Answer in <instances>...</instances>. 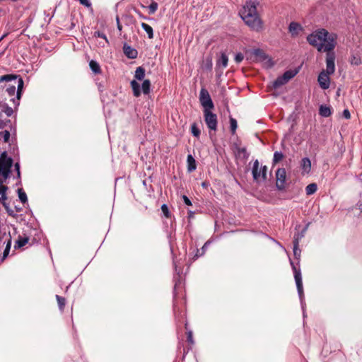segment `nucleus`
<instances>
[{"label": "nucleus", "mask_w": 362, "mask_h": 362, "mask_svg": "<svg viewBox=\"0 0 362 362\" xmlns=\"http://www.w3.org/2000/svg\"><path fill=\"white\" fill-rule=\"evenodd\" d=\"M310 45L316 47L318 52H327L334 50L337 45V36L324 28L318 29L307 37Z\"/></svg>", "instance_id": "f257e3e1"}, {"label": "nucleus", "mask_w": 362, "mask_h": 362, "mask_svg": "<svg viewBox=\"0 0 362 362\" xmlns=\"http://www.w3.org/2000/svg\"><path fill=\"white\" fill-rule=\"evenodd\" d=\"M1 82H11L13 85L5 84L4 88L5 93L13 103L14 109H17L20 105V100L23 93L24 82L23 78L17 74H6L1 76Z\"/></svg>", "instance_id": "f03ea898"}, {"label": "nucleus", "mask_w": 362, "mask_h": 362, "mask_svg": "<svg viewBox=\"0 0 362 362\" xmlns=\"http://www.w3.org/2000/svg\"><path fill=\"white\" fill-rule=\"evenodd\" d=\"M293 252L295 259L297 262L295 263L293 261L290 259V264L293 272L294 279L297 287L298 294L300 301L301 308L303 310V316H305V302L303 293V287L302 282L301 271L300 269V259L301 251L299 249V245L293 243Z\"/></svg>", "instance_id": "7ed1b4c3"}, {"label": "nucleus", "mask_w": 362, "mask_h": 362, "mask_svg": "<svg viewBox=\"0 0 362 362\" xmlns=\"http://www.w3.org/2000/svg\"><path fill=\"white\" fill-rule=\"evenodd\" d=\"M257 4L255 1H247L240 11V15L245 24L252 30L259 31L262 28V21L257 14Z\"/></svg>", "instance_id": "20e7f679"}, {"label": "nucleus", "mask_w": 362, "mask_h": 362, "mask_svg": "<svg viewBox=\"0 0 362 362\" xmlns=\"http://www.w3.org/2000/svg\"><path fill=\"white\" fill-rule=\"evenodd\" d=\"M1 134L3 135L4 141L6 143H8L10 146V153H14L17 150L16 143V127L13 126L10 119H7L5 122L1 121Z\"/></svg>", "instance_id": "39448f33"}, {"label": "nucleus", "mask_w": 362, "mask_h": 362, "mask_svg": "<svg viewBox=\"0 0 362 362\" xmlns=\"http://www.w3.org/2000/svg\"><path fill=\"white\" fill-rule=\"evenodd\" d=\"M130 85L133 91V95L135 97L140 96L141 92L144 95H148L151 92V81L148 79L144 80L141 84V88L139 83L135 80L132 81Z\"/></svg>", "instance_id": "423d86ee"}, {"label": "nucleus", "mask_w": 362, "mask_h": 362, "mask_svg": "<svg viewBox=\"0 0 362 362\" xmlns=\"http://www.w3.org/2000/svg\"><path fill=\"white\" fill-rule=\"evenodd\" d=\"M13 160L11 156H8V151L1 152V177L6 180L11 174V168Z\"/></svg>", "instance_id": "0eeeda50"}, {"label": "nucleus", "mask_w": 362, "mask_h": 362, "mask_svg": "<svg viewBox=\"0 0 362 362\" xmlns=\"http://www.w3.org/2000/svg\"><path fill=\"white\" fill-rule=\"evenodd\" d=\"M205 123L209 130L216 132L218 127V119L216 114L211 110H204Z\"/></svg>", "instance_id": "6e6552de"}, {"label": "nucleus", "mask_w": 362, "mask_h": 362, "mask_svg": "<svg viewBox=\"0 0 362 362\" xmlns=\"http://www.w3.org/2000/svg\"><path fill=\"white\" fill-rule=\"evenodd\" d=\"M199 101L204 110H211L214 107V103L208 90L202 88L199 93Z\"/></svg>", "instance_id": "1a4fd4ad"}, {"label": "nucleus", "mask_w": 362, "mask_h": 362, "mask_svg": "<svg viewBox=\"0 0 362 362\" xmlns=\"http://www.w3.org/2000/svg\"><path fill=\"white\" fill-rule=\"evenodd\" d=\"M335 58L336 55L334 51L326 52V70L328 74H333L335 71Z\"/></svg>", "instance_id": "9d476101"}, {"label": "nucleus", "mask_w": 362, "mask_h": 362, "mask_svg": "<svg viewBox=\"0 0 362 362\" xmlns=\"http://www.w3.org/2000/svg\"><path fill=\"white\" fill-rule=\"evenodd\" d=\"M329 75L325 70L322 71L317 77V81L320 88L323 90H327L330 86Z\"/></svg>", "instance_id": "9b49d317"}, {"label": "nucleus", "mask_w": 362, "mask_h": 362, "mask_svg": "<svg viewBox=\"0 0 362 362\" xmlns=\"http://www.w3.org/2000/svg\"><path fill=\"white\" fill-rule=\"evenodd\" d=\"M286 170L284 168H279L276 172V187L279 189L284 188L286 181Z\"/></svg>", "instance_id": "f8f14e48"}, {"label": "nucleus", "mask_w": 362, "mask_h": 362, "mask_svg": "<svg viewBox=\"0 0 362 362\" xmlns=\"http://www.w3.org/2000/svg\"><path fill=\"white\" fill-rule=\"evenodd\" d=\"M300 168L302 170V175H308L311 170V161L309 158H303L300 161Z\"/></svg>", "instance_id": "ddd939ff"}, {"label": "nucleus", "mask_w": 362, "mask_h": 362, "mask_svg": "<svg viewBox=\"0 0 362 362\" xmlns=\"http://www.w3.org/2000/svg\"><path fill=\"white\" fill-rule=\"evenodd\" d=\"M302 30L303 27L298 23L291 22L288 25V32L293 37L298 36L300 32H301Z\"/></svg>", "instance_id": "4468645a"}, {"label": "nucleus", "mask_w": 362, "mask_h": 362, "mask_svg": "<svg viewBox=\"0 0 362 362\" xmlns=\"http://www.w3.org/2000/svg\"><path fill=\"white\" fill-rule=\"evenodd\" d=\"M259 163L257 159H256L254 163L252 168V175L254 181L256 182H260V172H259Z\"/></svg>", "instance_id": "2eb2a0df"}, {"label": "nucleus", "mask_w": 362, "mask_h": 362, "mask_svg": "<svg viewBox=\"0 0 362 362\" xmlns=\"http://www.w3.org/2000/svg\"><path fill=\"white\" fill-rule=\"evenodd\" d=\"M123 51H124V54L129 59H134L137 57V55H138L137 50L127 44L124 45Z\"/></svg>", "instance_id": "dca6fc26"}, {"label": "nucleus", "mask_w": 362, "mask_h": 362, "mask_svg": "<svg viewBox=\"0 0 362 362\" xmlns=\"http://www.w3.org/2000/svg\"><path fill=\"white\" fill-rule=\"evenodd\" d=\"M30 240V237L25 235V236H18V238L16 240L15 245H14V249H19L22 247L25 246L27 243H28Z\"/></svg>", "instance_id": "f3484780"}, {"label": "nucleus", "mask_w": 362, "mask_h": 362, "mask_svg": "<svg viewBox=\"0 0 362 362\" xmlns=\"http://www.w3.org/2000/svg\"><path fill=\"white\" fill-rule=\"evenodd\" d=\"M187 170L191 173L196 170L197 164L192 154H189L187 158Z\"/></svg>", "instance_id": "a211bd4d"}, {"label": "nucleus", "mask_w": 362, "mask_h": 362, "mask_svg": "<svg viewBox=\"0 0 362 362\" xmlns=\"http://www.w3.org/2000/svg\"><path fill=\"white\" fill-rule=\"evenodd\" d=\"M332 113V109L329 106L326 105H321L319 108V115L323 117H328Z\"/></svg>", "instance_id": "6ab92c4d"}, {"label": "nucleus", "mask_w": 362, "mask_h": 362, "mask_svg": "<svg viewBox=\"0 0 362 362\" xmlns=\"http://www.w3.org/2000/svg\"><path fill=\"white\" fill-rule=\"evenodd\" d=\"M298 73V69H290L286 71L281 76L288 83V81L295 77Z\"/></svg>", "instance_id": "aec40b11"}, {"label": "nucleus", "mask_w": 362, "mask_h": 362, "mask_svg": "<svg viewBox=\"0 0 362 362\" xmlns=\"http://www.w3.org/2000/svg\"><path fill=\"white\" fill-rule=\"evenodd\" d=\"M308 226H305L301 231L294 234L293 243L299 245L300 240L304 237L305 233L307 230Z\"/></svg>", "instance_id": "412c9836"}, {"label": "nucleus", "mask_w": 362, "mask_h": 362, "mask_svg": "<svg viewBox=\"0 0 362 362\" xmlns=\"http://www.w3.org/2000/svg\"><path fill=\"white\" fill-rule=\"evenodd\" d=\"M93 37H100L104 40L103 42L99 43L102 47H105V45H109V40H108L106 35L104 33L100 32V31H95L93 33Z\"/></svg>", "instance_id": "4be33fe9"}, {"label": "nucleus", "mask_w": 362, "mask_h": 362, "mask_svg": "<svg viewBox=\"0 0 362 362\" xmlns=\"http://www.w3.org/2000/svg\"><path fill=\"white\" fill-rule=\"evenodd\" d=\"M145 77V69L142 66H139L135 71L134 78L138 81H142Z\"/></svg>", "instance_id": "5701e85b"}, {"label": "nucleus", "mask_w": 362, "mask_h": 362, "mask_svg": "<svg viewBox=\"0 0 362 362\" xmlns=\"http://www.w3.org/2000/svg\"><path fill=\"white\" fill-rule=\"evenodd\" d=\"M228 58L225 53L221 54L220 58L218 59L216 65L226 68L228 66Z\"/></svg>", "instance_id": "b1692460"}, {"label": "nucleus", "mask_w": 362, "mask_h": 362, "mask_svg": "<svg viewBox=\"0 0 362 362\" xmlns=\"http://www.w3.org/2000/svg\"><path fill=\"white\" fill-rule=\"evenodd\" d=\"M7 240V243H6V247L4 250V252H3V255L1 257V262L8 257V253H9V251H10V249H11V237L8 238V237H6V240L4 241V243Z\"/></svg>", "instance_id": "393cba45"}, {"label": "nucleus", "mask_w": 362, "mask_h": 362, "mask_svg": "<svg viewBox=\"0 0 362 362\" xmlns=\"http://www.w3.org/2000/svg\"><path fill=\"white\" fill-rule=\"evenodd\" d=\"M141 28L144 29V30L147 33L148 37L149 39L153 38V30L148 24L142 23L141 24Z\"/></svg>", "instance_id": "a878e982"}, {"label": "nucleus", "mask_w": 362, "mask_h": 362, "mask_svg": "<svg viewBox=\"0 0 362 362\" xmlns=\"http://www.w3.org/2000/svg\"><path fill=\"white\" fill-rule=\"evenodd\" d=\"M89 66L94 74H100L101 72V69L99 64L95 60H91L89 62Z\"/></svg>", "instance_id": "bb28decb"}, {"label": "nucleus", "mask_w": 362, "mask_h": 362, "mask_svg": "<svg viewBox=\"0 0 362 362\" xmlns=\"http://www.w3.org/2000/svg\"><path fill=\"white\" fill-rule=\"evenodd\" d=\"M252 54L257 59L259 60H264L267 59V55L261 49H255L252 50Z\"/></svg>", "instance_id": "cd10ccee"}, {"label": "nucleus", "mask_w": 362, "mask_h": 362, "mask_svg": "<svg viewBox=\"0 0 362 362\" xmlns=\"http://www.w3.org/2000/svg\"><path fill=\"white\" fill-rule=\"evenodd\" d=\"M317 189V185L315 183H311L306 186L305 193L307 195H311L316 192Z\"/></svg>", "instance_id": "c85d7f7f"}, {"label": "nucleus", "mask_w": 362, "mask_h": 362, "mask_svg": "<svg viewBox=\"0 0 362 362\" xmlns=\"http://www.w3.org/2000/svg\"><path fill=\"white\" fill-rule=\"evenodd\" d=\"M1 112H4L8 117H10L13 113V109L9 107L7 103L1 102Z\"/></svg>", "instance_id": "c756f323"}, {"label": "nucleus", "mask_w": 362, "mask_h": 362, "mask_svg": "<svg viewBox=\"0 0 362 362\" xmlns=\"http://www.w3.org/2000/svg\"><path fill=\"white\" fill-rule=\"evenodd\" d=\"M287 83V82L284 79V78L280 76L276 78V79L273 82L272 86L274 88H278L284 85Z\"/></svg>", "instance_id": "7c9ffc66"}, {"label": "nucleus", "mask_w": 362, "mask_h": 362, "mask_svg": "<svg viewBox=\"0 0 362 362\" xmlns=\"http://www.w3.org/2000/svg\"><path fill=\"white\" fill-rule=\"evenodd\" d=\"M3 206L6 209L8 214L13 217L16 216L17 215V213L20 211V209H18L17 207H16V210L11 209L8 206V204L6 202H3Z\"/></svg>", "instance_id": "2f4dec72"}, {"label": "nucleus", "mask_w": 362, "mask_h": 362, "mask_svg": "<svg viewBox=\"0 0 362 362\" xmlns=\"http://www.w3.org/2000/svg\"><path fill=\"white\" fill-rule=\"evenodd\" d=\"M230 128L231 134L234 135L238 128L237 120L233 117H230Z\"/></svg>", "instance_id": "473e14b6"}, {"label": "nucleus", "mask_w": 362, "mask_h": 362, "mask_svg": "<svg viewBox=\"0 0 362 362\" xmlns=\"http://www.w3.org/2000/svg\"><path fill=\"white\" fill-rule=\"evenodd\" d=\"M18 198L23 204L28 202V197L26 193L23 189H18Z\"/></svg>", "instance_id": "72a5a7b5"}, {"label": "nucleus", "mask_w": 362, "mask_h": 362, "mask_svg": "<svg viewBox=\"0 0 362 362\" xmlns=\"http://www.w3.org/2000/svg\"><path fill=\"white\" fill-rule=\"evenodd\" d=\"M56 299L57 300L59 308L61 311L64 310V306L66 305V299L64 297H62L59 295H56Z\"/></svg>", "instance_id": "f704fd0d"}, {"label": "nucleus", "mask_w": 362, "mask_h": 362, "mask_svg": "<svg viewBox=\"0 0 362 362\" xmlns=\"http://www.w3.org/2000/svg\"><path fill=\"white\" fill-rule=\"evenodd\" d=\"M267 167L266 165H262L260 167V182H264L267 180Z\"/></svg>", "instance_id": "c9c22d12"}, {"label": "nucleus", "mask_w": 362, "mask_h": 362, "mask_svg": "<svg viewBox=\"0 0 362 362\" xmlns=\"http://www.w3.org/2000/svg\"><path fill=\"white\" fill-rule=\"evenodd\" d=\"M191 132L192 135L197 138H199L200 136L201 132L195 123L192 124L191 126Z\"/></svg>", "instance_id": "e433bc0d"}, {"label": "nucleus", "mask_w": 362, "mask_h": 362, "mask_svg": "<svg viewBox=\"0 0 362 362\" xmlns=\"http://www.w3.org/2000/svg\"><path fill=\"white\" fill-rule=\"evenodd\" d=\"M284 158V154L281 151H275L273 157V163H276L281 160Z\"/></svg>", "instance_id": "4c0bfd02"}, {"label": "nucleus", "mask_w": 362, "mask_h": 362, "mask_svg": "<svg viewBox=\"0 0 362 362\" xmlns=\"http://www.w3.org/2000/svg\"><path fill=\"white\" fill-rule=\"evenodd\" d=\"M158 5L156 1H152L148 6L149 14H153L158 10Z\"/></svg>", "instance_id": "58836bf2"}, {"label": "nucleus", "mask_w": 362, "mask_h": 362, "mask_svg": "<svg viewBox=\"0 0 362 362\" xmlns=\"http://www.w3.org/2000/svg\"><path fill=\"white\" fill-rule=\"evenodd\" d=\"M161 211L163 214V215L165 216V218H170L171 216V214L170 212V210H169V208L167 204H163L162 206H161Z\"/></svg>", "instance_id": "ea45409f"}, {"label": "nucleus", "mask_w": 362, "mask_h": 362, "mask_svg": "<svg viewBox=\"0 0 362 362\" xmlns=\"http://www.w3.org/2000/svg\"><path fill=\"white\" fill-rule=\"evenodd\" d=\"M238 153L240 154V155H243V157L244 159H247L250 156V153L247 152V149L245 147H243V148H239L238 149Z\"/></svg>", "instance_id": "a19ab883"}, {"label": "nucleus", "mask_w": 362, "mask_h": 362, "mask_svg": "<svg viewBox=\"0 0 362 362\" xmlns=\"http://www.w3.org/2000/svg\"><path fill=\"white\" fill-rule=\"evenodd\" d=\"M210 243H211V242H210L209 240L206 241V242L204 244V245L202 246V254H200V255L196 254V255H195V256H196V257H199V256H202V255L205 252V251L206 250V249H207L208 246L210 245Z\"/></svg>", "instance_id": "79ce46f5"}, {"label": "nucleus", "mask_w": 362, "mask_h": 362, "mask_svg": "<svg viewBox=\"0 0 362 362\" xmlns=\"http://www.w3.org/2000/svg\"><path fill=\"white\" fill-rule=\"evenodd\" d=\"M81 4L83 6L87 7V8H92V4L90 0H78Z\"/></svg>", "instance_id": "37998d69"}, {"label": "nucleus", "mask_w": 362, "mask_h": 362, "mask_svg": "<svg viewBox=\"0 0 362 362\" xmlns=\"http://www.w3.org/2000/svg\"><path fill=\"white\" fill-rule=\"evenodd\" d=\"M244 59V56L242 53H238L235 56V61L236 63H240Z\"/></svg>", "instance_id": "c03bdc74"}, {"label": "nucleus", "mask_w": 362, "mask_h": 362, "mask_svg": "<svg viewBox=\"0 0 362 362\" xmlns=\"http://www.w3.org/2000/svg\"><path fill=\"white\" fill-rule=\"evenodd\" d=\"M182 199H183V202L184 203L187 205V206H192V203L191 202V200L189 199V197L186 195H183L182 197Z\"/></svg>", "instance_id": "a18cd8bd"}, {"label": "nucleus", "mask_w": 362, "mask_h": 362, "mask_svg": "<svg viewBox=\"0 0 362 362\" xmlns=\"http://www.w3.org/2000/svg\"><path fill=\"white\" fill-rule=\"evenodd\" d=\"M187 341L190 344H194V341H193V337H192V331H188L187 333Z\"/></svg>", "instance_id": "49530a36"}, {"label": "nucleus", "mask_w": 362, "mask_h": 362, "mask_svg": "<svg viewBox=\"0 0 362 362\" xmlns=\"http://www.w3.org/2000/svg\"><path fill=\"white\" fill-rule=\"evenodd\" d=\"M14 168H15V170L16 171V173H17V177L18 178H20L21 177V173H20V164L19 163H16L15 165H14Z\"/></svg>", "instance_id": "de8ad7c7"}, {"label": "nucleus", "mask_w": 362, "mask_h": 362, "mask_svg": "<svg viewBox=\"0 0 362 362\" xmlns=\"http://www.w3.org/2000/svg\"><path fill=\"white\" fill-rule=\"evenodd\" d=\"M351 64L358 65L361 64V59L358 57H354L351 61Z\"/></svg>", "instance_id": "09e8293b"}, {"label": "nucleus", "mask_w": 362, "mask_h": 362, "mask_svg": "<svg viewBox=\"0 0 362 362\" xmlns=\"http://www.w3.org/2000/svg\"><path fill=\"white\" fill-rule=\"evenodd\" d=\"M5 180L1 177V197H3L4 194H6V191L8 189V187L5 185H3L2 183L4 182Z\"/></svg>", "instance_id": "8fccbe9b"}, {"label": "nucleus", "mask_w": 362, "mask_h": 362, "mask_svg": "<svg viewBox=\"0 0 362 362\" xmlns=\"http://www.w3.org/2000/svg\"><path fill=\"white\" fill-rule=\"evenodd\" d=\"M343 117L344 118L347 119H350L351 114H350L349 110H347V109L344 110V111H343Z\"/></svg>", "instance_id": "3c124183"}, {"label": "nucleus", "mask_w": 362, "mask_h": 362, "mask_svg": "<svg viewBox=\"0 0 362 362\" xmlns=\"http://www.w3.org/2000/svg\"><path fill=\"white\" fill-rule=\"evenodd\" d=\"M18 0H1V12L3 11H6V10L4 8H2L5 2H8V3H15Z\"/></svg>", "instance_id": "603ef678"}, {"label": "nucleus", "mask_w": 362, "mask_h": 362, "mask_svg": "<svg viewBox=\"0 0 362 362\" xmlns=\"http://www.w3.org/2000/svg\"><path fill=\"white\" fill-rule=\"evenodd\" d=\"M134 11L135 13L141 18H143V19H148V18H147L146 16H144L140 11H139L138 9H134Z\"/></svg>", "instance_id": "864d4df0"}, {"label": "nucleus", "mask_w": 362, "mask_h": 362, "mask_svg": "<svg viewBox=\"0 0 362 362\" xmlns=\"http://www.w3.org/2000/svg\"><path fill=\"white\" fill-rule=\"evenodd\" d=\"M116 20H117V29H118L119 31H121V30H122V25H121V24H120V23H119V18H118V17H117V19H116Z\"/></svg>", "instance_id": "5fc2aeb1"}, {"label": "nucleus", "mask_w": 362, "mask_h": 362, "mask_svg": "<svg viewBox=\"0 0 362 362\" xmlns=\"http://www.w3.org/2000/svg\"><path fill=\"white\" fill-rule=\"evenodd\" d=\"M201 185L202 187L206 188L209 186V183L208 182H202Z\"/></svg>", "instance_id": "6e6d98bb"}, {"label": "nucleus", "mask_w": 362, "mask_h": 362, "mask_svg": "<svg viewBox=\"0 0 362 362\" xmlns=\"http://www.w3.org/2000/svg\"><path fill=\"white\" fill-rule=\"evenodd\" d=\"M194 217V212L192 211H188V218H192Z\"/></svg>", "instance_id": "4d7b16f0"}, {"label": "nucleus", "mask_w": 362, "mask_h": 362, "mask_svg": "<svg viewBox=\"0 0 362 362\" xmlns=\"http://www.w3.org/2000/svg\"><path fill=\"white\" fill-rule=\"evenodd\" d=\"M6 199V194H4L3 197H1V204L3 205V202H5Z\"/></svg>", "instance_id": "13d9d810"}, {"label": "nucleus", "mask_w": 362, "mask_h": 362, "mask_svg": "<svg viewBox=\"0 0 362 362\" xmlns=\"http://www.w3.org/2000/svg\"><path fill=\"white\" fill-rule=\"evenodd\" d=\"M5 83H6L5 84L13 85V83H11V82H5Z\"/></svg>", "instance_id": "bf43d9fd"}, {"label": "nucleus", "mask_w": 362, "mask_h": 362, "mask_svg": "<svg viewBox=\"0 0 362 362\" xmlns=\"http://www.w3.org/2000/svg\"><path fill=\"white\" fill-rule=\"evenodd\" d=\"M33 232H35V235L38 234V231H37V230H35H35H33Z\"/></svg>", "instance_id": "052dcab7"}, {"label": "nucleus", "mask_w": 362, "mask_h": 362, "mask_svg": "<svg viewBox=\"0 0 362 362\" xmlns=\"http://www.w3.org/2000/svg\"><path fill=\"white\" fill-rule=\"evenodd\" d=\"M5 36H6V35H1V40L4 38Z\"/></svg>", "instance_id": "680f3d73"}, {"label": "nucleus", "mask_w": 362, "mask_h": 362, "mask_svg": "<svg viewBox=\"0 0 362 362\" xmlns=\"http://www.w3.org/2000/svg\"><path fill=\"white\" fill-rule=\"evenodd\" d=\"M358 206H359V209H361L362 208V203L359 204Z\"/></svg>", "instance_id": "e2e57ef3"}]
</instances>
